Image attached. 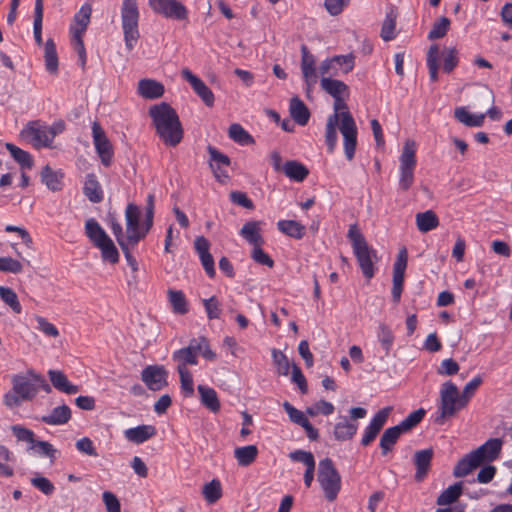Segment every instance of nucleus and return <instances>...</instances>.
Returning a JSON list of instances; mask_svg holds the SVG:
<instances>
[{
    "mask_svg": "<svg viewBox=\"0 0 512 512\" xmlns=\"http://www.w3.org/2000/svg\"><path fill=\"white\" fill-rule=\"evenodd\" d=\"M334 113L329 115L325 127V142L329 153H333L337 145L338 123L343 136L344 153L347 160L354 158L357 146V127L355 120L348 110L344 96L334 98Z\"/></svg>",
    "mask_w": 512,
    "mask_h": 512,
    "instance_id": "f257e3e1",
    "label": "nucleus"
},
{
    "mask_svg": "<svg viewBox=\"0 0 512 512\" xmlns=\"http://www.w3.org/2000/svg\"><path fill=\"white\" fill-rule=\"evenodd\" d=\"M11 383V390L3 395V404L11 410L19 408L24 402L32 401L40 390L51 391L44 377L34 370L13 375Z\"/></svg>",
    "mask_w": 512,
    "mask_h": 512,
    "instance_id": "f03ea898",
    "label": "nucleus"
},
{
    "mask_svg": "<svg viewBox=\"0 0 512 512\" xmlns=\"http://www.w3.org/2000/svg\"><path fill=\"white\" fill-rule=\"evenodd\" d=\"M156 133L168 146L178 145L183 138V128L175 109L162 102L149 109Z\"/></svg>",
    "mask_w": 512,
    "mask_h": 512,
    "instance_id": "7ed1b4c3",
    "label": "nucleus"
},
{
    "mask_svg": "<svg viewBox=\"0 0 512 512\" xmlns=\"http://www.w3.org/2000/svg\"><path fill=\"white\" fill-rule=\"evenodd\" d=\"M347 237L353 248V253L358 261L363 275L370 280L374 274V259H377L376 251L371 248L356 224L349 227Z\"/></svg>",
    "mask_w": 512,
    "mask_h": 512,
    "instance_id": "20e7f679",
    "label": "nucleus"
},
{
    "mask_svg": "<svg viewBox=\"0 0 512 512\" xmlns=\"http://www.w3.org/2000/svg\"><path fill=\"white\" fill-rule=\"evenodd\" d=\"M461 400L457 386L451 381L444 382L440 389V402L435 423L444 424L448 418L453 417L457 411L464 408L466 405H462Z\"/></svg>",
    "mask_w": 512,
    "mask_h": 512,
    "instance_id": "39448f33",
    "label": "nucleus"
},
{
    "mask_svg": "<svg viewBox=\"0 0 512 512\" xmlns=\"http://www.w3.org/2000/svg\"><path fill=\"white\" fill-rule=\"evenodd\" d=\"M139 10L137 0H123L121 7V22L125 47L131 51L136 46L140 33L138 30Z\"/></svg>",
    "mask_w": 512,
    "mask_h": 512,
    "instance_id": "423d86ee",
    "label": "nucleus"
},
{
    "mask_svg": "<svg viewBox=\"0 0 512 512\" xmlns=\"http://www.w3.org/2000/svg\"><path fill=\"white\" fill-rule=\"evenodd\" d=\"M317 481L329 502L336 500L341 490V476L330 458L320 460Z\"/></svg>",
    "mask_w": 512,
    "mask_h": 512,
    "instance_id": "0eeeda50",
    "label": "nucleus"
},
{
    "mask_svg": "<svg viewBox=\"0 0 512 512\" xmlns=\"http://www.w3.org/2000/svg\"><path fill=\"white\" fill-rule=\"evenodd\" d=\"M416 163V144L413 140H406L399 157L398 185L402 191H407L412 187Z\"/></svg>",
    "mask_w": 512,
    "mask_h": 512,
    "instance_id": "6e6552de",
    "label": "nucleus"
},
{
    "mask_svg": "<svg viewBox=\"0 0 512 512\" xmlns=\"http://www.w3.org/2000/svg\"><path fill=\"white\" fill-rule=\"evenodd\" d=\"M22 135L29 138L34 147H48L57 135V131L54 128L32 122L23 129Z\"/></svg>",
    "mask_w": 512,
    "mask_h": 512,
    "instance_id": "1a4fd4ad",
    "label": "nucleus"
},
{
    "mask_svg": "<svg viewBox=\"0 0 512 512\" xmlns=\"http://www.w3.org/2000/svg\"><path fill=\"white\" fill-rule=\"evenodd\" d=\"M151 9L166 18L185 20L188 16L186 7L178 0H149Z\"/></svg>",
    "mask_w": 512,
    "mask_h": 512,
    "instance_id": "9d476101",
    "label": "nucleus"
},
{
    "mask_svg": "<svg viewBox=\"0 0 512 512\" xmlns=\"http://www.w3.org/2000/svg\"><path fill=\"white\" fill-rule=\"evenodd\" d=\"M127 242L135 246L146 236L140 227V211L135 204H128L125 210Z\"/></svg>",
    "mask_w": 512,
    "mask_h": 512,
    "instance_id": "9b49d317",
    "label": "nucleus"
},
{
    "mask_svg": "<svg viewBox=\"0 0 512 512\" xmlns=\"http://www.w3.org/2000/svg\"><path fill=\"white\" fill-rule=\"evenodd\" d=\"M92 137L97 154L104 166H109L113 157V148L104 130L98 122L92 124Z\"/></svg>",
    "mask_w": 512,
    "mask_h": 512,
    "instance_id": "f8f14e48",
    "label": "nucleus"
},
{
    "mask_svg": "<svg viewBox=\"0 0 512 512\" xmlns=\"http://www.w3.org/2000/svg\"><path fill=\"white\" fill-rule=\"evenodd\" d=\"M141 379L152 391H159L167 386V372L162 366L150 365L141 372Z\"/></svg>",
    "mask_w": 512,
    "mask_h": 512,
    "instance_id": "ddd939ff",
    "label": "nucleus"
},
{
    "mask_svg": "<svg viewBox=\"0 0 512 512\" xmlns=\"http://www.w3.org/2000/svg\"><path fill=\"white\" fill-rule=\"evenodd\" d=\"M181 75L206 106L212 107L214 105L215 98L212 90L198 76L194 75L188 68L182 69Z\"/></svg>",
    "mask_w": 512,
    "mask_h": 512,
    "instance_id": "4468645a",
    "label": "nucleus"
},
{
    "mask_svg": "<svg viewBox=\"0 0 512 512\" xmlns=\"http://www.w3.org/2000/svg\"><path fill=\"white\" fill-rule=\"evenodd\" d=\"M199 349L196 341L191 340L187 347L174 351L172 359L177 363V370H188V365H196L198 363L197 350Z\"/></svg>",
    "mask_w": 512,
    "mask_h": 512,
    "instance_id": "2eb2a0df",
    "label": "nucleus"
},
{
    "mask_svg": "<svg viewBox=\"0 0 512 512\" xmlns=\"http://www.w3.org/2000/svg\"><path fill=\"white\" fill-rule=\"evenodd\" d=\"M433 456L434 451L432 448L418 450L414 453L413 463L416 468L414 478L417 482H422L427 477Z\"/></svg>",
    "mask_w": 512,
    "mask_h": 512,
    "instance_id": "dca6fc26",
    "label": "nucleus"
},
{
    "mask_svg": "<svg viewBox=\"0 0 512 512\" xmlns=\"http://www.w3.org/2000/svg\"><path fill=\"white\" fill-rule=\"evenodd\" d=\"M301 70L307 86V92L317 83L314 56L305 45L301 47Z\"/></svg>",
    "mask_w": 512,
    "mask_h": 512,
    "instance_id": "f3484780",
    "label": "nucleus"
},
{
    "mask_svg": "<svg viewBox=\"0 0 512 512\" xmlns=\"http://www.w3.org/2000/svg\"><path fill=\"white\" fill-rule=\"evenodd\" d=\"M501 448L502 440L499 438H491L477 449H475L474 452L477 454L480 460L485 463L497 459L501 452Z\"/></svg>",
    "mask_w": 512,
    "mask_h": 512,
    "instance_id": "a211bd4d",
    "label": "nucleus"
},
{
    "mask_svg": "<svg viewBox=\"0 0 512 512\" xmlns=\"http://www.w3.org/2000/svg\"><path fill=\"white\" fill-rule=\"evenodd\" d=\"M482 464L483 462L473 450L457 462L453 475L457 478L465 477Z\"/></svg>",
    "mask_w": 512,
    "mask_h": 512,
    "instance_id": "6ab92c4d",
    "label": "nucleus"
},
{
    "mask_svg": "<svg viewBox=\"0 0 512 512\" xmlns=\"http://www.w3.org/2000/svg\"><path fill=\"white\" fill-rule=\"evenodd\" d=\"M156 435V428L152 425H139L124 431L125 438L134 444H142Z\"/></svg>",
    "mask_w": 512,
    "mask_h": 512,
    "instance_id": "aec40b11",
    "label": "nucleus"
},
{
    "mask_svg": "<svg viewBox=\"0 0 512 512\" xmlns=\"http://www.w3.org/2000/svg\"><path fill=\"white\" fill-rule=\"evenodd\" d=\"M72 412L68 405L63 404L52 409V411L41 417V421L47 425H64L71 419Z\"/></svg>",
    "mask_w": 512,
    "mask_h": 512,
    "instance_id": "412c9836",
    "label": "nucleus"
},
{
    "mask_svg": "<svg viewBox=\"0 0 512 512\" xmlns=\"http://www.w3.org/2000/svg\"><path fill=\"white\" fill-rule=\"evenodd\" d=\"M92 7L90 4H83L74 15L73 23L70 26V33L84 34L91 18Z\"/></svg>",
    "mask_w": 512,
    "mask_h": 512,
    "instance_id": "4be33fe9",
    "label": "nucleus"
},
{
    "mask_svg": "<svg viewBox=\"0 0 512 512\" xmlns=\"http://www.w3.org/2000/svg\"><path fill=\"white\" fill-rule=\"evenodd\" d=\"M137 92L145 99H157L164 94V86L153 79H141L138 82Z\"/></svg>",
    "mask_w": 512,
    "mask_h": 512,
    "instance_id": "5701e85b",
    "label": "nucleus"
},
{
    "mask_svg": "<svg viewBox=\"0 0 512 512\" xmlns=\"http://www.w3.org/2000/svg\"><path fill=\"white\" fill-rule=\"evenodd\" d=\"M358 430V424L349 420L346 416L340 417V421L334 426L333 435L338 441L351 440Z\"/></svg>",
    "mask_w": 512,
    "mask_h": 512,
    "instance_id": "b1692460",
    "label": "nucleus"
},
{
    "mask_svg": "<svg viewBox=\"0 0 512 512\" xmlns=\"http://www.w3.org/2000/svg\"><path fill=\"white\" fill-rule=\"evenodd\" d=\"M48 375L55 389L66 394H76L79 392V387L77 385L71 384L62 371L50 370Z\"/></svg>",
    "mask_w": 512,
    "mask_h": 512,
    "instance_id": "393cba45",
    "label": "nucleus"
},
{
    "mask_svg": "<svg viewBox=\"0 0 512 512\" xmlns=\"http://www.w3.org/2000/svg\"><path fill=\"white\" fill-rule=\"evenodd\" d=\"M289 111L292 119L300 126L308 123L310 112L307 106L299 97H293L290 100Z\"/></svg>",
    "mask_w": 512,
    "mask_h": 512,
    "instance_id": "a878e982",
    "label": "nucleus"
},
{
    "mask_svg": "<svg viewBox=\"0 0 512 512\" xmlns=\"http://www.w3.org/2000/svg\"><path fill=\"white\" fill-rule=\"evenodd\" d=\"M454 117L467 127H482L485 120V114H471L464 106L454 110Z\"/></svg>",
    "mask_w": 512,
    "mask_h": 512,
    "instance_id": "bb28decb",
    "label": "nucleus"
},
{
    "mask_svg": "<svg viewBox=\"0 0 512 512\" xmlns=\"http://www.w3.org/2000/svg\"><path fill=\"white\" fill-rule=\"evenodd\" d=\"M404 432L401 430V428L396 425L390 428H387L384 433L382 434L379 442V446L381 449L382 455H387L390 451H392L394 445L397 443L399 437Z\"/></svg>",
    "mask_w": 512,
    "mask_h": 512,
    "instance_id": "cd10ccee",
    "label": "nucleus"
},
{
    "mask_svg": "<svg viewBox=\"0 0 512 512\" xmlns=\"http://www.w3.org/2000/svg\"><path fill=\"white\" fill-rule=\"evenodd\" d=\"M83 193L92 203H99L103 200V191L96 175L88 174L86 176Z\"/></svg>",
    "mask_w": 512,
    "mask_h": 512,
    "instance_id": "c85d7f7f",
    "label": "nucleus"
},
{
    "mask_svg": "<svg viewBox=\"0 0 512 512\" xmlns=\"http://www.w3.org/2000/svg\"><path fill=\"white\" fill-rule=\"evenodd\" d=\"M62 178L63 174L60 171L53 170L49 165L43 167L41 171V182L53 192L62 189Z\"/></svg>",
    "mask_w": 512,
    "mask_h": 512,
    "instance_id": "c756f323",
    "label": "nucleus"
},
{
    "mask_svg": "<svg viewBox=\"0 0 512 512\" xmlns=\"http://www.w3.org/2000/svg\"><path fill=\"white\" fill-rule=\"evenodd\" d=\"M201 403L210 411L216 413L220 410V402L216 391L205 385H198Z\"/></svg>",
    "mask_w": 512,
    "mask_h": 512,
    "instance_id": "7c9ffc66",
    "label": "nucleus"
},
{
    "mask_svg": "<svg viewBox=\"0 0 512 512\" xmlns=\"http://www.w3.org/2000/svg\"><path fill=\"white\" fill-rule=\"evenodd\" d=\"M320 85L321 88L333 98L348 95V86L343 81L330 77H322Z\"/></svg>",
    "mask_w": 512,
    "mask_h": 512,
    "instance_id": "2f4dec72",
    "label": "nucleus"
},
{
    "mask_svg": "<svg viewBox=\"0 0 512 512\" xmlns=\"http://www.w3.org/2000/svg\"><path fill=\"white\" fill-rule=\"evenodd\" d=\"M397 16V11L393 7H390L386 12L380 33V36L384 41H391L396 37L395 29Z\"/></svg>",
    "mask_w": 512,
    "mask_h": 512,
    "instance_id": "473e14b6",
    "label": "nucleus"
},
{
    "mask_svg": "<svg viewBox=\"0 0 512 512\" xmlns=\"http://www.w3.org/2000/svg\"><path fill=\"white\" fill-rule=\"evenodd\" d=\"M284 174L296 182H302L309 174V170L300 162L295 160L287 161L283 165Z\"/></svg>",
    "mask_w": 512,
    "mask_h": 512,
    "instance_id": "72a5a7b5",
    "label": "nucleus"
},
{
    "mask_svg": "<svg viewBox=\"0 0 512 512\" xmlns=\"http://www.w3.org/2000/svg\"><path fill=\"white\" fill-rule=\"evenodd\" d=\"M416 225L420 232L426 233L439 225V219L435 212L427 210L416 214Z\"/></svg>",
    "mask_w": 512,
    "mask_h": 512,
    "instance_id": "f704fd0d",
    "label": "nucleus"
},
{
    "mask_svg": "<svg viewBox=\"0 0 512 512\" xmlns=\"http://www.w3.org/2000/svg\"><path fill=\"white\" fill-rule=\"evenodd\" d=\"M240 235L254 247L263 243L259 223L256 221L246 222L240 230Z\"/></svg>",
    "mask_w": 512,
    "mask_h": 512,
    "instance_id": "c9c22d12",
    "label": "nucleus"
},
{
    "mask_svg": "<svg viewBox=\"0 0 512 512\" xmlns=\"http://www.w3.org/2000/svg\"><path fill=\"white\" fill-rule=\"evenodd\" d=\"M463 493V482H457L447 487L437 498L439 506L450 505L457 501Z\"/></svg>",
    "mask_w": 512,
    "mask_h": 512,
    "instance_id": "e433bc0d",
    "label": "nucleus"
},
{
    "mask_svg": "<svg viewBox=\"0 0 512 512\" xmlns=\"http://www.w3.org/2000/svg\"><path fill=\"white\" fill-rule=\"evenodd\" d=\"M207 151L210 156V167L214 171L215 176L219 178L220 174H222L221 166H229L230 159L227 155L211 145L207 147Z\"/></svg>",
    "mask_w": 512,
    "mask_h": 512,
    "instance_id": "4c0bfd02",
    "label": "nucleus"
},
{
    "mask_svg": "<svg viewBox=\"0 0 512 512\" xmlns=\"http://www.w3.org/2000/svg\"><path fill=\"white\" fill-rule=\"evenodd\" d=\"M85 230L87 237L93 242L95 246L103 243L105 240L110 238L99 223L94 219L86 221Z\"/></svg>",
    "mask_w": 512,
    "mask_h": 512,
    "instance_id": "58836bf2",
    "label": "nucleus"
},
{
    "mask_svg": "<svg viewBox=\"0 0 512 512\" xmlns=\"http://www.w3.org/2000/svg\"><path fill=\"white\" fill-rule=\"evenodd\" d=\"M258 455V448L255 445L238 447L234 450V457L240 466L246 467L252 464Z\"/></svg>",
    "mask_w": 512,
    "mask_h": 512,
    "instance_id": "ea45409f",
    "label": "nucleus"
},
{
    "mask_svg": "<svg viewBox=\"0 0 512 512\" xmlns=\"http://www.w3.org/2000/svg\"><path fill=\"white\" fill-rule=\"evenodd\" d=\"M44 59L46 70L51 74H56L58 71V56L56 51V45L51 38L47 39L45 43Z\"/></svg>",
    "mask_w": 512,
    "mask_h": 512,
    "instance_id": "a19ab883",
    "label": "nucleus"
},
{
    "mask_svg": "<svg viewBox=\"0 0 512 512\" xmlns=\"http://www.w3.org/2000/svg\"><path fill=\"white\" fill-rule=\"evenodd\" d=\"M277 227L282 233L295 239H301L305 234V226L294 220H280Z\"/></svg>",
    "mask_w": 512,
    "mask_h": 512,
    "instance_id": "79ce46f5",
    "label": "nucleus"
},
{
    "mask_svg": "<svg viewBox=\"0 0 512 512\" xmlns=\"http://www.w3.org/2000/svg\"><path fill=\"white\" fill-rule=\"evenodd\" d=\"M5 147L22 169H31L33 167L32 156L27 151L22 150L12 143H6Z\"/></svg>",
    "mask_w": 512,
    "mask_h": 512,
    "instance_id": "37998d69",
    "label": "nucleus"
},
{
    "mask_svg": "<svg viewBox=\"0 0 512 512\" xmlns=\"http://www.w3.org/2000/svg\"><path fill=\"white\" fill-rule=\"evenodd\" d=\"M406 267L407 251L403 248L399 251L397 259L393 265V284L403 285Z\"/></svg>",
    "mask_w": 512,
    "mask_h": 512,
    "instance_id": "c03bdc74",
    "label": "nucleus"
},
{
    "mask_svg": "<svg viewBox=\"0 0 512 512\" xmlns=\"http://www.w3.org/2000/svg\"><path fill=\"white\" fill-rule=\"evenodd\" d=\"M168 299L174 313L184 315L188 312V303L182 291L168 290Z\"/></svg>",
    "mask_w": 512,
    "mask_h": 512,
    "instance_id": "a18cd8bd",
    "label": "nucleus"
},
{
    "mask_svg": "<svg viewBox=\"0 0 512 512\" xmlns=\"http://www.w3.org/2000/svg\"><path fill=\"white\" fill-rule=\"evenodd\" d=\"M11 431L16 437L17 441L25 442L28 444L27 451L35 450V434L31 429H28L21 425H12Z\"/></svg>",
    "mask_w": 512,
    "mask_h": 512,
    "instance_id": "49530a36",
    "label": "nucleus"
},
{
    "mask_svg": "<svg viewBox=\"0 0 512 512\" xmlns=\"http://www.w3.org/2000/svg\"><path fill=\"white\" fill-rule=\"evenodd\" d=\"M228 135L230 139L240 145H249L254 143L253 137L237 123L230 125Z\"/></svg>",
    "mask_w": 512,
    "mask_h": 512,
    "instance_id": "de8ad7c7",
    "label": "nucleus"
},
{
    "mask_svg": "<svg viewBox=\"0 0 512 512\" xmlns=\"http://www.w3.org/2000/svg\"><path fill=\"white\" fill-rule=\"evenodd\" d=\"M42 20H43V2H42V0H36L35 1V9H34L33 33H34L35 42L38 46H41L43 44Z\"/></svg>",
    "mask_w": 512,
    "mask_h": 512,
    "instance_id": "09e8293b",
    "label": "nucleus"
},
{
    "mask_svg": "<svg viewBox=\"0 0 512 512\" xmlns=\"http://www.w3.org/2000/svg\"><path fill=\"white\" fill-rule=\"evenodd\" d=\"M202 494L205 500L210 504H213L216 501H218L222 496V488L220 481L217 479H213L210 482L206 483L203 486Z\"/></svg>",
    "mask_w": 512,
    "mask_h": 512,
    "instance_id": "8fccbe9b",
    "label": "nucleus"
},
{
    "mask_svg": "<svg viewBox=\"0 0 512 512\" xmlns=\"http://www.w3.org/2000/svg\"><path fill=\"white\" fill-rule=\"evenodd\" d=\"M0 298L14 313H21L22 307L15 291L9 287L0 286Z\"/></svg>",
    "mask_w": 512,
    "mask_h": 512,
    "instance_id": "3c124183",
    "label": "nucleus"
},
{
    "mask_svg": "<svg viewBox=\"0 0 512 512\" xmlns=\"http://www.w3.org/2000/svg\"><path fill=\"white\" fill-rule=\"evenodd\" d=\"M438 54L439 48L437 45H432L427 53V67L429 70V78L432 82H436L438 80Z\"/></svg>",
    "mask_w": 512,
    "mask_h": 512,
    "instance_id": "603ef678",
    "label": "nucleus"
},
{
    "mask_svg": "<svg viewBox=\"0 0 512 512\" xmlns=\"http://www.w3.org/2000/svg\"><path fill=\"white\" fill-rule=\"evenodd\" d=\"M426 411L423 408H419L411 412L405 419H403L398 426L401 430L406 433L416 427L424 418Z\"/></svg>",
    "mask_w": 512,
    "mask_h": 512,
    "instance_id": "864d4df0",
    "label": "nucleus"
},
{
    "mask_svg": "<svg viewBox=\"0 0 512 512\" xmlns=\"http://www.w3.org/2000/svg\"><path fill=\"white\" fill-rule=\"evenodd\" d=\"M101 250L102 258L105 261H109L112 264H115L119 261V253L118 250L111 240V238H108L103 243H100L98 246H96Z\"/></svg>",
    "mask_w": 512,
    "mask_h": 512,
    "instance_id": "5fc2aeb1",
    "label": "nucleus"
},
{
    "mask_svg": "<svg viewBox=\"0 0 512 512\" xmlns=\"http://www.w3.org/2000/svg\"><path fill=\"white\" fill-rule=\"evenodd\" d=\"M272 359L277 367V372L280 375L287 376L289 374L291 365L287 356L280 350H272Z\"/></svg>",
    "mask_w": 512,
    "mask_h": 512,
    "instance_id": "6e6d98bb",
    "label": "nucleus"
},
{
    "mask_svg": "<svg viewBox=\"0 0 512 512\" xmlns=\"http://www.w3.org/2000/svg\"><path fill=\"white\" fill-rule=\"evenodd\" d=\"M450 27V20L447 17H441L434 23L432 29L428 33L429 40H435L444 37Z\"/></svg>",
    "mask_w": 512,
    "mask_h": 512,
    "instance_id": "4d7b16f0",
    "label": "nucleus"
},
{
    "mask_svg": "<svg viewBox=\"0 0 512 512\" xmlns=\"http://www.w3.org/2000/svg\"><path fill=\"white\" fill-rule=\"evenodd\" d=\"M377 337L383 349L386 351V353H389L394 342V335L392 330L387 325L380 324Z\"/></svg>",
    "mask_w": 512,
    "mask_h": 512,
    "instance_id": "13d9d810",
    "label": "nucleus"
},
{
    "mask_svg": "<svg viewBox=\"0 0 512 512\" xmlns=\"http://www.w3.org/2000/svg\"><path fill=\"white\" fill-rule=\"evenodd\" d=\"M392 411V407L387 406L380 409L371 419L368 426L377 432H380Z\"/></svg>",
    "mask_w": 512,
    "mask_h": 512,
    "instance_id": "bf43d9fd",
    "label": "nucleus"
},
{
    "mask_svg": "<svg viewBox=\"0 0 512 512\" xmlns=\"http://www.w3.org/2000/svg\"><path fill=\"white\" fill-rule=\"evenodd\" d=\"M0 271L4 273L19 274L23 271V264L12 257H0Z\"/></svg>",
    "mask_w": 512,
    "mask_h": 512,
    "instance_id": "052dcab7",
    "label": "nucleus"
},
{
    "mask_svg": "<svg viewBox=\"0 0 512 512\" xmlns=\"http://www.w3.org/2000/svg\"><path fill=\"white\" fill-rule=\"evenodd\" d=\"M84 34L71 33V45L77 52L79 58V65L84 68L86 64V50L83 42Z\"/></svg>",
    "mask_w": 512,
    "mask_h": 512,
    "instance_id": "680f3d73",
    "label": "nucleus"
},
{
    "mask_svg": "<svg viewBox=\"0 0 512 512\" xmlns=\"http://www.w3.org/2000/svg\"><path fill=\"white\" fill-rule=\"evenodd\" d=\"M203 305L209 320L219 319L221 316V305L215 296L203 299Z\"/></svg>",
    "mask_w": 512,
    "mask_h": 512,
    "instance_id": "e2e57ef3",
    "label": "nucleus"
},
{
    "mask_svg": "<svg viewBox=\"0 0 512 512\" xmlns=\"http://www.w3.org/2000/svg\"><path fill=\"white\" fill-rule=\"evenodd\" d=\"M180 376V387L185 397H191L194 394L193 377L189 370H177Z\"/></svg>",
    "mask_w": 512,
    "mask_h": 512,
    "instance_id": "0e129e2a",
    "label": "nucleus"
},
{
    "mask_svg": "<svg viewBox=\"0 0 512 512\" xmlns=\"http://www.w3.org/2000/svg\"><path fill=\"white\" fill-rule=\"evenodd\" d=\"M482 383V378L480 376L474 377L471 381H469L462 390L460 394L462 400V405H467L471 397L474 395L475 391Z\"/></svg>",
    "mask_w": 512,
    "mask_h": 512,
    "instance_id": "69168bd1",
    "label": "nucleus"
},
{
    "mask_svg": "<svg viewBox=\"0 0 512 512\" xmlns=\"http://www.w3.org/2000/svg\"><path fill=\"white\" fill-rule=\"evenodd\" d=\"M30 482L32 486H34L47 496L51 495L55 490L54 484L48 478L43 476L37 475L31 478Z\"/></svg>",
    "mask_w": 512,
    "mask_h": 512,
    "instance_id": "338daca9",
    "label": "nucleus"
},
{
    "mask_svg": "<svg viewBox=\"0 0 512 512\" xmlns=\"http://www.w3.org/2000/svg\"><path fill=\"white\" fill-rule=\"evenodd\" d=\"M292 461L303 463L306 468L315 466V459L311 452L305 450H295L289 454Z\"/></svg>",
    "mask_w": 512,
    "mask_h": 512,
    "instance_id": "774afa93",
    "label": "nucleus"
}]
</instances>
